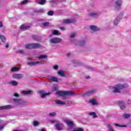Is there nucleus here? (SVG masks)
Returning <instances> with one entry per match:
<instances>
[{
    "mask_svg": "<svg viewBox=\"0 0 131 131\" xmlns=\"http://www.w3.org/2000/svg\"><path fill=\"white\" fill-rule=\"evenodd\" d=\"M125 88H127L126 84H118L113 87V92L114 93H120V90H122Z\"/></svg>",
    "mask_w": 131,
    "mask_h": 131,
    "instance_id": "obj_1",
    "label": "nucleus"
},
{
    "mask_svg": "<svg viewBox=\"0 0 131 131\" xmlns=\"http://www.w3.org/2000/svg\"><path fill=\"white\" fill-rule=\"evenodd\" d=\"M56 95L60 97H66V96L74 95V92L71 91H58L56 92Z\"/></svg>",
    "mask_w": 131,
    "mask_h": 131,
    "instance_id": "obj_2",
    "label": "nucleus"
},
{
    "mask_svg": "<svg viewBox=\"0 0 131 131\" xmlns=\"http://www.w3.org/2000/svg\"><path fill=\"white\" fill-rule=\"evenodd\" d=\"M63 120L68 126V129H72V128L74 126V123L73 122L67 118H64Z\"/></svg>",
    "mask_w": 131,
    "mask_h": 131,
    "instance_id": "obj_3",
    "label": "nucleus"
},
{
    "mask_svg": "<svg viewBox=\"0 0 131 131\" xmlns=\"http://www.w3.org/2000/svg\"><path fill=\"white\" fill-rule=\"evenodd\" d=\"M40 47V45L38 43L27 44L25 46L26 49H37Z\"/></svg>",
    "mask_w": 131,
    "mask_h": 131,
    "instance_id": "obj_4",
    "label": "nucleus"
},
{
    "mask_svg": "<svg viewBox=\"0 0 131 131\" xmlns=\"http://www.w3.org/2000/svg\"><path fill=\"white\" fill-rule=\"evenodd\" d=\"M62 40L61 38L55 37L50 39L49 41L51 43H60V42H62Z\"/></svg>",
    "mask_w": 131,
    "mask_h": 131,
    "instance_id": "obj_5",
    "label": "nucleus"
},
{
    "mask_svg": "<svg viewBox=\"0 0 131 131\" xmlns=\"http://www.w3.org/2000/svg\"><path fill=\"white\" fill-rule=\"evenodd\" d=\"M15 104V106H20L21 105H24L25 101L21 99H14L13 100Z\"/></svg>",
    "mask_w": 131,
    "mask_h": 131,
    "instance_id": "obj_6",
    "label": "nucleus"
},
{
    "mask_svg": "<svg viewBox=\"0 0 131 131\" xmlns=\"http://www.w3.org/2000/svg\"><path fill=\"white\" fill-rule=\"evenodd\" d=\"M115 10H119L120 8H121V6L122 5V1L121 0H117L115 2Z\"/></svg>",
    "mask_w": 131,
    "mask_h": 131,
    "instance_id": "obj_7",
    "label": "nucleus"
},
{
    "mask_svg": "<svg viewBox=\"0 0 131 131\" xmlns=\"http://www.w3.org/2000/svg\"><path fill=\"white\" fill-rule=\"evenodd\" d=\"M48 79L49 81H54V82H58L59 81V79L57 77L49 76L48 77Z\"/></svg>",
    "mask_w": 131,
    "mask_h": 131,
    "instance_id": "obj_8",
    "label": "nucleus"
},
{
    "mask_svg": "<svg viewBox=\"0 0 131 131\" xmlns=\"http://www.w3.org/2000/svg\"><path fill=\"white\" fill-rule=\"evenodd\" d=\"M75 22H76L75 19H66L63 20L64 24H70V23H75Z\"/></svg>",
    "mask_w": 131,
    "mask_h": 131,
    "instance_id": "obj_9",
    "label": "nucleus"
},
{
    "mask_svg": "<svg viewBox=\"0 0 131 131\" xmlns=\"http://www.w3.org/2000/svg\"><path fill=\"white\" fill-rule=\"evenodd\" d=\"M120 20H121V16H118L116 18V19H115L114 20L113 24H114V26H116L117 25H118V23H119V21H120Z\"/></svg>",
    "mask_w": 131,
    "mask_h": 131,
    "instance_id": "obj_10",
    "label": "nucleus"
},
{
    "mask_svg": "<svg viewBox=\"0 0 131 131\" xmlns=\"http://www.w3.org/2000/svg\"><path fill=\"white\" fill-rule=\"evenodd\" d=\"M13 78H16V79H20V78H23V74H14L13 75Z\"/></svg>",
    "mask_w": 131,
    "mask_h": 131,
    "instance_id": "obj_11",
    "label": "nucleus"
},
{
    "mask_svg": "<svg viewBox=\"0 0 131 131\" xmlns=\"http://www.w3.org/2000/svg\"><path fill=\"white\" fill-rule=\"evenodd\" d=\"M90 28L93 31H99L100 30V28H98L96 26H90Z\"/></svg>",
    "mask_w": 131,
    "mask_h": 131,
    "instance_id": "obj_12",
    "label": "nucleus"
},
{
    "mask_svg": "<svg viewBox=\"0 0 131 131\" xmlns=\"http://www.w3.org/2000/svg\"><path fill=\"white\" fill-rule=\"evenodd\" d=\"M11 108H13V106L11 105H5L3 106H0V110H4L5 109H11Z\"/></svg>",
    "mask_w": 131,
    "mask_h": 131,
    "instance_id": "obj_13",
    "label": "nucleus"
},
{
    "mask_svg": "<svg viewBox=\"0 0 131 131\" xmlns=\"http://www.w3.org/2000/svg\"><path fill=\"white\" fill-rule=\"evenodd\" d=\"M29 28H30V26L26 25H23L20 27V30H25V29H29Z\"/></svg>",
    "mask_w": 131,
    "mask_h": 131,
    "instance_id": "obj_14",
    "label": "nucleus"
},
{
    "mask_svg": "<svg viewBox=\"0 0 131 131\" xmlns=\"http://www.w3.org/2000/svg\"><path fill=\"white\" fill-rule=\"evenodd\" d=\"M39 61H34V62H29L28 63V65H30L31 66H36V65L39 64Z\"/></svg>",
    "mask_w": 131,
    "mask_h": 131,
    "instance_id": "obj_15",
    "label": "nucleus"
},
{
    "mask_svg": "<svg viewBox=\"0 0 131 131\" xmlns=\"http://www.w3.org/2000/svg\"><path fill=\"white\" fill-rule=\"evenodd\" d=\"M57 73L58 75L61 76V77H65L66 76V75H65V72L63 71H59Z\"/></svg>",
    "mask_w": 131,
    "mask_h": 131,
    "instance_id": "obj_16",
    "label": "nucleus"
},
{
    "mask_svg": "<svg viewBox=\"0 0 131 131\" xmlns=\"http://www.w3.org/2000/svg\"><path fill=\"white\" fill-rule=\"evenodd\" d=\"M57 130H63V128L61 126V125L59 123H57L55 125Z\"/></svg>",
    "mask_w": 131,
    "mask_h": 131,
    "instance_id": "obj_17",
    "label": "nucleus"
},
{
    "mask_svg": "<svg viewBox=\"0 0 131 131\" xmlns=\"http://www.w3.org/2000/svg\"><path fill=\"white\" fill-rule=\"evenodd\" d=\"M55 103L57 104V105H66V103L61 101V100H55Z\"/></svg>",
    "mask_w": 131,
    "mask_h": 131,
    "instance_id": "obj_18",
    "label": "nucleus"
},
{
    "mask_svg": "<svg viewBox=\"0 0 131 131\" xmlns=\"http://www.w3.org/2000/svg\"><path fill=\"white\" fill-rule=\"evenodd\" d=\"M10 84H12V85H13L14 86H16L19 84V83L16 81H11L9 82Z\"/></svg>",
    "mask_w": 131,
    "mask_h": 131,
    "instance_id": "obj_19",
    "label": "nucleus"
},
{
    "mask_svg": "<svg viewBox=\"0 0 131 131\" xmlns=\"http://www.w3.org/2000/svg\"><path fill=\"white\" fill-rule=\"evenodd\" d=\"M89 16H90V17H98L99 14L96 12H91L90 13Z\"/></svg>",
    "mask_w": 131,
    "mask_h": 131,
    "instance_id": "obj_20",
    "label": "nucleus"
},
{
    "mask_svg": "<svg viewBox=\"0 0 131 131\" xmlns=\"http://www.w3.org/2000/svg\"><path fill=\"white\" fill-rule=\"evenodd\" d=\"M89 115H90V116H92L93 118H97V117H98L97 114H96L95 112L90 113Z\"/></svg>",
    "mask_w": 131,
    "mask_h": 131,
    "instance_id": "obj_21",
    "label": "nucleus"
},
{
    "mask_svg": "<svg viewBox=\"0 0 131 131\" xmlns=\"http://www.w3.org/2000/svg\"><path fill=\"white\" fill-rule=\"evenodd\" d=\"M53 35H61V33L59 32L58 30H54L52 31Z\"/></svg>",
    "mask_w": 131,
    "mask_h": 131,
    "instance_id": "obj_22",
    "label": "nucleus"
},
{
    "mask_svg": "<svg viewBox=\"0 0 131 131\" xmlns=\"http://www.w3.org/2000/svg\"><path fill=\"white\" fill-rule=\"evenodd\" d=\"M48 57L47 55H40L38 56V59L39 60H43V59H46Z\"/></svg>",
    "mask_w": 131,
    "mask_h": 131,
    "instance_id": "obj_23",
    "label": "nucleus"
},
{
    "mask_svg": "<svg viewBox=\"0 0 131 131\" xmlns=\"http://www.w3.org/2000/svg\"><path fill=\"white\" fill-rule=\"evenodd\" d=\"M0 39H1L2 42H6V37H5V36L0 34Z\"/></svg>",
    "mask_w": 131,
    "mask_h": 131,
    "instance_id": "obj_24",
    "label": "nucleus"
},
{
    "mask_svg": "<svg viewBox=\"0 0 131 131\" xmlns=\"http://www.w3.org/2000/svg\"><path fill=\"white\" fill-rule=\"evenodd\" d=\"M31 93V91L30 90L22 91L23 95H29Z\"/></svg>",
    "mask_w": 131,
    "mask_h": 131,
    "instance_id": "obj_25",
    "label": "nucleus"
},
{
    "mask_svg": "<svg viewBox=\"0 0 131 131\" xmlns=\"http://www.w3.org/2000/svg\"><path fill=\"white\" fill-rule=\"evenodd\" d=\"M130 116H131V115L129 114H125L123 115V118H129Z\"/></svg>",
    "mask_w": 131,
    "mask_h": 131,
    "instance_id": "obj_26",
    "label": "nucleus"
},
{
    "mask_svg": "<svg viewBox=\"0 0 131 131\" xmlns=\"http://www.w3.org/2000/svg\"><path fill=\"white\" fill-rule=\"evenodd\" d=\"M90 102L91 104H92V105H96V104H97V101L96 99L90 100Z\"/></svg>",
    "mask_w": 131,
    "mask_h": 131,
    "instance_id": "obj_27",
    "label": "nucleus"
},
{
    "mask_svg": "<svg viewBox=\"0 0 131 131\" xmlns=\"http://www.w3.org/2000/svg\"><path fill=\"white\" fill-rule=\"evenodd\" d=\"M114 125H115V126H118V127H125V126H126V125H120V124H117V123H115Z\"/></svg>",
    "mask_w": 131,
    "mask_h": 131,
    "instance_id": "obj_28",
    "label": "nucleus"
},
{
    "mask_svg": "<svg viewBox=\"0 0 131 131\" xmlns=\"http://www.w3.org/2000/svg\"><path fill=\"white\" fill-rule=\"evenodd\" d=\"M19 70H20V69H19V68H17V67H14L11 69V71L16 72V71H19Z\"/></svg>",
    "mask_w": 131,
    "mask_h": 131,
    "instance_id": "obj_29",
    "label": "nucleus"
},
{
    "mask_svg": "<svg viewBox=\"0 0 131 131\" xmlns=\"http://www.w3.org/2000/svg\"><path fill=\"white\" fill-rule=\"evenodd\" d=\"M120 108L121 109H125V105H124V104H123V103H120Z\"/></svg>",
    "mask_w": 131,
    "mask_h": 131,
    "instance_id": "obj_30",
    "label": "nucleus"
},
{
    "mask_svg": "<svg viewBox=\"0 0 131 131\" xmlns=\"http://www.w3.org/2000/svg\"><path fill=\"white\" fill-rule=\"evenodd\" d=\"M49 116H51V117H53L54 116H56V113L53 112V113H51L49 114Z\"/></svg>",
    "mask_w": 131,
    "mask_h": 131,
    "instance_id": "obj_31",
    "label": "nucleus"
},
{
    "mask_svg": "<svg viewBox=\"0 0 131 131\" xmlns=\"http://www.w3.org/2000/svg\"><path fill=\"white\" fill-rule=\"evenodd\" d=\"M76 36V33H73L71 34L70 37L71 38H73L74 37H75Z\"/></svg>",
    "mask_w": 131,
    "mask_h": 131,
    "instance_id": "obj_32",
    "label": "nucleus"
},
{
    "mask_svg": "<svg viewBox=\"0 0 131 131\" xmlns=\"http://www.w3.org/2000/svg\"><path fill=\"white\" fill-rule=\"evenodd\" d=\"M39 123L36 121H34L33 122V125L34 126H36L37 125H39Z\"/></svg>",
    "mask_w": 131,
    "mask_h": 131,
    "instance_id": "obj_33",
    "label": "nucleus"
},
{
    "mask_svg": "<svg viewBox=\"0 0 131 131\" xmlns=\"http://www.w3.org/2000/svg\"><path fill=\"white\" fill-rule=\"evenodd\" d=\"M45 3H46V0H41V1L39 2L38 4L39 5H45Z\"/></svg>",
    "mask_w": 131,
    "mask_h": 131,
    "instance_id": "obj_34",
    "label": "nucleus"
},
{
    "mask_svg": "<svg viewBox=\"0 0 131 131\" xmlns=\"http://www.w3.org/2000/svg\"><path fill=\"white\" fill-rule=\"evenodd\" d=\"M49 2L50 4H57V0H50Z\"/></svg>",
    "mask_w": 131,
    "mask_h": 131,
    "instance_id": "obj_35",
    "label": "nucleus"
},
{
    "mask_svg": "<svg viewBox=\"0 0 131 131\" xmlns=\"http://www.w3.org/2000/svg\"><path fill=\"white\" fill-rule=\"evenodd\" d=\"M28 3V0H25L21 2V5H25V4H27Z\"/></svg>",
    "mask_w": 131,
    "mask_h": 131,
    "instance_id": "obj_36",
    "label": "nucleus"
},
{
    "mask_svg": "<svg viewBox=\"0 0 131 131\" xmlns=\"http://www.w3.org/2000/svg\"><path fill=\"white\" fill-rule=\"evenodd\" d=\"M48 14L49 16H53V14H54V12H53V11H50L49 12H48Z\"/></svg>",
    "mask_w": 131,
    "mask_h": 131,
    "instance_id": "obj_37",
    "label": "nucleus"
},
{
    "mask_svg": "<svg viewBox=\"0 0 131 131\" xmlns=\"http://www.w3.org/2000/svg\"><path fill=\"white\" fill-rule=\"evenodd\" d=\"M48 95H49L48 93H43L41 94V98H45V97H46V96H48Z\"/></svg>",
    "mask_w": 131,
    "mask_h": 131,
    "instance_id": "obj_38",
    "label": "nucleus"
},
{
    "mask_svg": "<svg viewBox=\"0 0 131 131\" xmlns=\"http://www.w3.org/2000/svg\"><path fill=\"white\" fill-rule=\"evenodd\" d=\"M39 13H44L45 10L43 9H40L38 10Z\"/></svg>",
    "mask_w": 131,
    "mask_h": 131,
    "instance_id": "obj_39",
    "label": "nucleus"
},
{
    "mask_svg": "<svg viewBox=\"0 0 131 131\" xmlns=\"http://www.w3.org/2000/svg\"><path fill=\"white\" fill-rule=\"evenodd\" d=\"M4 127H5V125H0V130H3V129H4Z\"/></svg>",
    "mask_w": 131,
    "mask_h": 131,
    "instance_id": "obj_40",
    "label": "nucleus"
},
{
    "mask_svg": "<svg viewBox=\"0 0 131 131\" xmlns=\"http://www.w3.org/2000/svg\"><path fill=\"white\" fill-rule=\"evenodd\" d=\"M54 69H55V70H57L58 68H59V67L57 65H55L53 66Z\"/></svg>",
    "mask_w": 131,
    "mask_h": 131,
    "instance_id": "obj_41",
    "label": "nucleus"
},
{
    "mask_svg": "<svg viewBox=\"0 0 131 131\" xmlns=\"http://www.w3.org/2000/svg\"><path fill=\"white\" fill-rule=\"evenodd\" d=\"M84 43H85V42H84L83 41L80 42V46H83V45H84Z\"/></svg>",
    "mask_w": 131,
    "mask_h": 131,
    "instance_id": "obj_42",
    "label": "nucleus"
},
{
    "mask_svg": "<svg viewBox=\"0 0 131 131\" xmlns=\"http://www.w3.org/2000/svg\"><path fill=\"white\" fill-rule=\"evenodd\" d=\"M65 0H56L57 3H62Z\"/></svg>",
    "mask_w": 131,
    "mask_h": 131,
    "instance_id": "obj_43",
    "label": "nucleus"
},
{
    "mask_svg": "<svg viewBox=\"0 0 131 131\" xmlns=\"http://www.w3.org/2000/svg\"><path fill=\"white\" fill-rule=\"evenodd\" d=\"M43 26H49V23H44L43 24Z\"/></svg>",
    "mask_w": 131,
    "mask_h": 131,
    "instance_id": "obj_44",
    "label": "nucleus"
},
{
    "mask_svg": "<svg viewBox=\"0 0 131 131\" xmlns=\"http://www.w3.org/2000/svg\"><path fill=\"white\" fill-rule=\"evenodd\" d=\"M50 122H51V123H55L56 122V120H51L50 121Z\"/></svg>",
    "mask_w": 131,
    "mask_h": 131,
    "instance_id": "obj_45",
    "label": "nucleus"
},
{
    "mask_svg": "<svg viewBox=\"0 0 131 131\" xmlns=\"http://www.w3.org/2000/svg\"><path fill=\"white\" fill-rule=\"evenodd\" d=\"M60 29L61 30H62V31H64V30H65V28L62 27H60Z\"/></svg>",
    "mask_w": 131,
    "mask_h": 131,
    "instance_id": "obj_46",
    "label": "nucleus"
},
{
    "mask_svg": "<svg viewBox=\"0 0 131 131\" xmlns=\"http://www.w3.org/2000/svg\"><path fill=\"white\" fill-rule=\"evenodd\" d=\"M14 97H19V95L18 94V93H14Z\"/></svg>",
    "mask_w": 131,
    "mask_h": 131,
    "instance_id": "obj_47",
    "label": "nucleus"
},
{
    "mask_svg": "<svg viewBox=\"0 0 131 131\" xmlns=\"http://www.w3.org/2000/svg\"><path fill=\"white\" fill-rule=\"evenodd\" d=\"M52 91H53V92H55V91H57V88H56V87H54L52 89Z\"/></svg>",
    "mask_w": 131,
    "mask_h": 131,
    "instance_id": "obj_48",
    "label": "nucleus"
},
{
    "mask_svg": "<svg viewBox=\"0 0 131 131\" xmlns=\"http://www.w3.org/2000/svg\"><path fill=\"white\" fill-rule=\"evenodd\" d=\"M3 27V23L2 21H0V28Z\"/></svg>",
    "mask_w": 131,
    "mask_h": 131,
    "instance_id": "obj_49",
    "label": "nucleus"
},
{
    "mask_svg": "<svg viewBox=\"0 0 131 131\" xmlns=\"http://www.w3.org/2000/svg\"><path fill=\"white\" fill-rule=\"evenodd\" d=\"M9 44L7 43V44L6 45V49L9 48Z\"/></svg>",
    "mask_w": 131,
    "mask_h": 131,
    "instance_id": "obj_50",
    "label": "nucleus"
},
{
    "mask_svg": "<svg viewBox=\"0 0 131 131\" xmlns=\"http://www.w3.org/2000/svg\"><path fill=\"white\" fill-rule=\"evenodd\" d=\"M70 55H71V53H68V54H67V55L68 56V57H69V56H70Z\"/></svg>",
    "mask_w": 131,
    "mask_h": 131,
    "instance_id": "obj_51",
    "label": "nucleus"
},
{
    "mask_svg": "<svg viewBox=\"0 0 131 131\" xmlns=\"http://www.w3.org/2000/svg\"><path fill=\"white\" fill-rule=\"evenodd\" d=\"M19 52L20 54H23V51H19Z\"/></svg>",
    "mask_w": 131,
    "mask_h": 131,
    "instance_id": "obj_52",
    "label": "nucleus"
},
{
    "mask_svg": "<svg viewBox=\"0 0 131 131\" xmlns=\"http://www.w3.org/2000/svg\"><path fill=\"white\" fill-rule=\"evenodd\" d=\"M86 78L87 79H89V78H90V76H86Z\"/></svg>",
    "mask_w": 131,
    "mask_h": 131,
    "instance_id": "obj_53",
    "label": "nucleus"
},
{
    "mask_svg": "<svg viewBox=\"0 0 131 131\" xmlns=\"http://www.w3.org/2000/svg\"><path fill=\"white\" fill-rule=\"evenodd\" d=\"M73 63H77V61H73Z\"/></svg>",
    "mask_w": 131,
    "mask_h": 131,
    "instance_id": "obj_54",
    "label": "nucleus"
},
{
    "mask_svg": "<svg viewBox=\"0 0 131 131\" xmlns=\"http://www.w3.org/2000/svg\"><path fill=\"white\" fill-rule=\"evenodd\" d=\"M92 93H93V92L90 91V92H89V94H92Z\"/></svg>",
    "mask_w": 131,
    "mask_h": 131,
    "instance_id": "obj_55",
    "label": "nucleus"
},
{
    "mask_svg": "<svg viewBox=\"0 0 131 131\" xmlns=\"http://www.w3.org/2000/svg\"><path fill=\"white\" fill-rule=\"evenodd\" d=\"M0 123H3V121L0 120Z\"/></svg>",
    "mask_w": 131,
    "mask_h": 131,
    "instance_id": "obj_56",
    "label": "nucleus"
},
{
    "mask_svg": "<svg viewBox=\"0 0 131 131\" xmlns=\"http://www.w3.org/2000/svg\"><path fill=\"white\" fill-rule=\"evenodd\" d=\"M40 93H42V91H40Z\"/></svg>",
    "mask_w": 131,
    "mask_h": 131,
    "instance_id": "obj_57",
    "label": "nucleus"
},
{
    "mask_svg": "<svg viewBox=\"0 0 131 131\" xmlns=\"http://www.w3.org/2000/svg\"><path fill=\"white\" fill-rule=\"evenodd\" d=\"M1 42H0V45H1Z\"/></svg>",
    "mask_w": 131,
    "mask_h": 131,
    "instance_id": "obj_58",
    "label": "nucleus"
}]
</instances>
